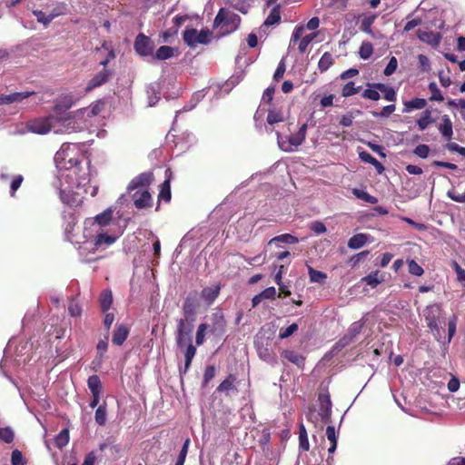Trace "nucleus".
Segmentation results:
<instances>
[{"instance_id": "nucleus-1", "label": "nucleus", "mask_w": 465, "mask_h": 465, "mask_svg": "<svg viewBox=\"0 0 465 465\" xmlns=\"http://www.w3.org/2000/svg\"><path fill=\"white\" fill-rule=\"evenodd\" d=\"M84 160V154L75 143H64L56 152L54 161L58 171V177L77 180V186L85 185L90 182L89 162L86 167L81 166Z\"/></svg>"}, {"instance_id": "nucleus-2", "label": "nucleus", "mask_w": 465, "mask_h": 465, "mask_svg": "<svg viewBox=\"0 0 465 465\" xmlns=\"http://www.w3.org/2000/svg\"><path fill=\"white\" fill-rule=\"evenodd\" d=\"M55 116L54 122V133L55 134H63V133H76L84 131L87 124L84 119V111L74 112L67 116Z\"/></svg>"}, {"instance_id": "nucleus-3", "label": "nucleus", "mask_w": 465, "mask_h": 465, "mask_svg": "<svg viewBox=\"0 0 465 465\" xmlns=\"http://www.w3.org/2000/svg\"><path fill=\"white\" fill-rule=\"evenodd\" d=\"M59 183V197L63 203L68 205L69 207L78 206L82 203L84 195L82 193L74 192V188L75 187L78 190H81L82 187L85 185L77 186V180L75 177L73 179H64L58 177Z\"/></svg>"}, {"instance_id": "nucleus-4", "label": "nucleus", "mask_w": 465, "mask_h": 465, "mask_svg": "<svg viewBox=\"0 0 465 465\" xmlns=\"http://www.w3.org/2000/svg\"><path fill=\"white\" fill-rule=\"evenodd\" d=\"M442 314L441 306L437 303L428 305L423 312L427 325L438 341L444 338V329L441 326V323H444Z\"/></svg>"}, {"instance_id": "nucleus-5", "label": "nucleus", "mask_w": 465, "mask_h": 465, "mask_svg": "<svg viewBox=\"0 0 465 465\" xmlns=\"http://www.w3.org/2000/svg\"><path fill=\"white\" fill-rule=\"evenodd\" d=\"M241 17L228 8H221L213 22L215 27L220 28L223 35L236 31L240 25Z\"/></svg>"}, {"instance_id": "nucleus-6", "label": "nucleus", "mask_w": 465, "mask_h": 465, "mask_svg": "<svg viewBox=\"0 0 465 465\" xmlns=\"http://www.w3.org/2000/svg\"><path fill=\"white\" fill-rule=\"evenodd\" d=\"M195 320L185 316L176 320L175 342L178 348H183L185 343L192 341Z\"/></svg>"}, {"instance_id": "nucleus-7", "label": "nucleus", "mask_w": 465, "mask_h": 465, "mask_svg": "<svg viewBox=\"0 0 465 465\" xmlns=\"http://www.w3.org/2000/svg\"><path fill=\"white\" fill-rule=\"evenodd\" d=\"M307 124H303L297 134L291 136H282L276 132L278 145L284 152H294L304 142L306 138Z\"/></svg>"}, {"instance_id": "nucleus-8", "label": "nucleus", "mask_w": 465, "mask_h": 465, "mask_svg": "<svg viewBox=\"0 0 465 465\" xmlns=\"http://www.w3.org/2000/svg\"><path fill=\"white\" fill-rule=\"evenodd\" d=\"M211 32L209 29L197 31L194 28H186L183 34L184 43L191 48H195L198 45H207L211 41Z\"/></svg>"}, {"instance_id": "nucleus-9", "label": "nucleus", "mask_w": 465, "mask_h": 465, "mask_svg": "<svg viewBox=\"0 0 465 465\" xmlns=\"http://www.w3.org/2000/svg\"><path fill=\"white\" fill-rule=\"evenodd\" d=\"M55 116L50 114L45 117H39L27 122V130L37 134H46L54 132Z\"/></svg>"}, {"instance_id": "nucleus-10", "label": "nucleus", "mask_w": 465, "mask_h": 465, "mask_svg": "<svg viewBox=\"0 0 465 465\" xmlns=\"http://www.w3.org/2000/svg\"><path fill=\"white\" fill-rule=\"evenodd\" d=\"M118 237V235H109L101 232L97 233L94 242L84 241V245L80 248L84 250L92 249L93 251L104 249L115 242Z\"/></svg>"}, {"instance_id": "nucleus-11", "label": "nucleus", "mask_w": 465, "mask_h": 465, "mask_svg": "<svg viewBox=\"0 0 465 465\" xmlns=\"http://www.w3.org/2000/svg\"><path fill=\"white\" fill-rule=\"evenodd\" d=\"M134 51L143 57L153 55L154 49L153 41L143 34H139L134 43Z\"/></svg>"}, {"instance_id": "nucleus-12", "label": "nucleus", "mask_w": 465, "mask_h": 465, "mask_svg": "<svg viewBox=\"0 0 465 465\" xmlns=\"http://www.w3.org/2000/svg\"><path fill=\"white\" fill-rule=\"evenodd\" d=\"M319 410L317 411L322 423L331 422L332 403L329 393H320L318 396Z\"/></svg>"}, {"instance_id": "nucleus-13", "label": "nucleus", "mask_w": 465, "mask_h": 465, "mask_svg": "<svg viewBox=\"0 0 465 465\" xmlns=\"http://www.w3.org/2000/svg\"><path fill=\"white\" fill-rule=\"evenodd\" d=\"M200 306L197 292H190L183 302L182 313L183 316L196 319L197 310Z\"/></svg>"}, {"instance_id": "nucleus-14", "label": "nucleus", "mask_w": 465, "mask_h": 465, "mask_svg": "<svg viewBox=\"0 0 465 465\" xmlns=\"http://www.w3.org/2000/svg\"><path fill=\"white\" fill-rule=\"evenodd\" d=\"M64 237L68 242H74V230L77 223V217L74 211L68 210L64 212Z\"/></svg>"}, {"instance_id": "nucleus-15", "label": "nucleus", "mask_w": 465, "mask_h": 465, "mask_svg": "<svg viewBox=\"0 0 465 465\" xmlns=\"http://www.w3.org/2000/svg\"><path fill=\"white\" fill-rule=\"evenodd\" d=\"M114 72L111 69L104 68L102 71L95 74L88 82L85 87L86 92H90L104 84L107 83L112 77Z\"/></svg>"}, {"instance_id": "nucleus-16", "label": "nucleus", "mask_w": 465, "mask_h": 465, "mask_svg": "<svg viewBox=\"0 0 465 465\" xmlns=\"http://www.w3.org/2000/svg\"><path fill=\"white\" fill-rule=\"evenodd\" d=\"M226 322L222 311L218 310L211 315L209 331L214 335H222L225 331Z\"/></svg>"}, {"instance_id": "nucleus-17", "label": "nucleus", "mask_w": 465, "mask_h": 465, "mask_svg": "<svg viewBox=\"0 0 465 465\" xmlns=\"http://www.w3.org/2000/svg\"><path fill=\"white\" fill-rule=\"evenodd\" d=\"M131 197L134 201V205L137 209H143L151 206L152 196L150 193L145 189L137 190L131 195Z\"/></svg>"}, {"instance_id": "nucleus-18", "label": "nucleus", "mask_w": 465, "mask_h": 465, "mask_svg": "<svg viewBox=\"0 0 465 465\" xmlns=\"http://www.w3.org/2000/svg\"><path fill=\"white\" fill-rule=\"evenodd\" d=\"M153 181V173H142L136 177H134L129 183L127 187L128 193L130 194L133 191L144 188L149 185Z\"/></svg>"}, {"instance_id": "nucleus-19", "label": "nucleus", "mask_w": 465, "mask_h": 465, "mask_svg": "<svg viewBox=\"0 0 465 465\" xmlns=\"http://www.w3.org/2000/svg\"><path fill=\"white\" fill-rule=\"evenodd\" d=\"M74 104V99L71 94L62 95L54 102V115L61 116Z\"/></svg>"}, {"instance_id": "nucleus-20", "label": "nucleus", "mask_w": 465, "mask_h": 465, "mask_svg": "<svg viewBox=\"0 0 465 465\" xmlns=\"http://www.w3.org/2000/svg\"><path fill=\"white\" fill-rule=\"evenodd\" d=\"M221 287L219 284L204 287L200 294L201 299L207 306H211L220 294Z\"/></svg>"}, {"instance_id": "nucleus-21", "label": "nucleus", "mask_w": 465, "mask_h": 465, "mask_svg": "<svg viewBox=\"0 0 465 465\" xmlns=\"http://www.w3.org/2000/svg\"><path fill=\"white\" fill-rule=\"evenodd\" d=\"M34 94V92H17L9 94H0V104L20 103Z\"/></svg>"}, {"instance_id": "nucleus-22", "label": "nucleus", "mask_w": 465, "mask_h": 465, "mask_svg": "<svg viewBox=\"0 0 465 465\" xmlns=\"http://www.w3.org/2000/svg\"><path fill=\"white\" fill-rule=\"evenodd\" d=\"M417 35L421 42L426 43L433 47L438 46L441 40L440 34L437 32L419 30Z\"/></svg>"}, {"instance_id": "nucleus-23", "label": "nucleus", "mask_w": 465, "mask_h": 465, "mask_svg": "<svg viewBox=\"0 0 465 465\" xmlns=\"http://www.w3.org/2000/svg\"><path fill=\"white\" fill-rule=\"evenodd\" d=\"M129 335V329L124 324H117L114 331L112 341L114 345L121 346L124 344Z\"/></svg>"}, {"instance_id": "nucleus-24", "label": "nucleus", "mask_w": 465, "mask_h": 465, "mask_svg": "<svg viewBox=\"0 0 465 465\" xmlns=\"http://www.w3.org/2000/svg\"><path fill=\"white\" fill-rule=\"evenodd\" d=\"M276 295V289L274 287H268L257 295H255L252 300V306L255 308L258 306L263 300H273Z\"/></svg>"}, {"instance_id": "nucleus-25", "label": "nucleus", "mask_w": 465, "mask_h": 465, "mask_svg": "<svg viewBox=\"0 0 465 465\" xmlns=\"http://www.w3.org/2000/svg\"><path fill=\"white\" fill-rule=\"evenodd\" d=\"M177 50L168 45L160 46L153 54V59L157 61H163L170 59L175 55Z\"/></svg>"}, {"instance_id": "nucleus-26", "label": "nucleus", "mask_w": 465, "mask_h": 465, "mask_svg": "<svg viewBox=\"0 0 465 465\" xmlns=\"http://www.w3.org/2000/svg\"><path fill=\"white\" fill-rule=\"evenodd\" d=\"M284 118L281 112L275 110H270L267 115V124L264 125V131L268 134L273 132V125L276 123L283 122Z\"/></svg>"}, {"instance_id": "nucleus-27", "label": "nucleus", "mask_w": 465, "mask_h": 465, "mask_svg": "<svg viewBox=\"0 0 465 465\" xmlns=\"http://www.w3.org/2000/svg\"><path fill=\"white\" fill-rule=\"evenodd\" d=\"M368 86L374 87V88L378 89L379 91H381V93H383V97L385 100L390 101V102L396 101L397 94H396L395 90L392 87L387 86L386 84H381V83H376V84H369Z\"/></svg>"}, {"instance_id": "nucleus-28", "label": "nucleus", "mask_w": 465, "mask_h": 465, "mask_svg": "<svg viewBox=\"0 0 465 465\" xmlns=\"http://www.w3.org/2000/svg\"><path fill=\"white\" fill-rule=\"evenodd\" d=\"M160 84L157 83L151 84L146 88L149 106H154L160 99Z\"/></svg>"}, {"instance_id": "nucleus-29", "label": "nucleus", "mask_w": 465, "mask_h": 465, "mask_svg": "<svg viewBox=\"0 0 465 465\" xmlns=\"http://www.w3.org/2000/svg\"><path fill=\"white\" fill-rule=\"evenodd\" d=\"M439 131L447 140H450L452 138V122L449 115L444 114L441 117V124L439 126Z\"/></svg>"}, {"instance_id": "nucleus-30", "label": "nucleus", "mask_w": 465, "mask_h": 465, "mask_svg": "<svg viewBox=\"0 0 465 465\" xmlns=\"http://www.w3.org/2000/svg\"><path fill=\"white\" fill-rule=\"evenodd\" d=\"M281 21V13H280V5H274L268 16L266 17L265 21L263 22L262 25L261 26V30L262 27L275 25L279 24Z\"/></svg>"}, {"instance_id": "nucleus-31", "label": "nucleus", "mask_w": 465, "mask_h": 465, "mask_svg": "<svg viewBox=\"0 0 465 465\" xmlns=\"http://www.w3.org/2000/svg\"><path fill=\"white\" fill-rule=\"evenodd\" d=\"M359 157L360 159L364 162V163H370L371 164L372 166H374V168L376 169V171L379 173H381L383 171H384V167L383 165L381 164V163H380L375 157H373L370 153L366 152V151H362L359 153Z\"/></svg>"}, {"instance_id": "nucleus-32", "label": "nucleus", "mask_w": 465, "mask_h": 465, "mask_svg": "<svg viewBox=\"0 0 465 465\" xmlns=\"http://www.w3.org/2000/svg\"><path fill=\"white\" fill-rule=\"evenodd\" d=\"M165 174H166V179L161 185L159 198L165 202H169L171 200V184H170L171 172L169 169L166 170Z\"/></svg>"}, {"instance_id": "nucleus-33", "label": "nucleus", "mask_w": 465, "mask_h": 465, "mask_svg": "<svg viewBox=\"0 0 465 465\" xmlns=\"http://www.w3.org/2000/svg\"><path fill=\"white\" fill-rule=\"evenodd\" d=\"M427 104V101L423 98H414L404 103L403 113H410L412 110L423 109Z\"/></svg>"}, {"instance_id": "nucleus-34", "label": "nucleus", "mask_w": 465, "mask_h": 465, "mask_svg": "<svg viewBox=\"0 0 465 465\" xmlns=\"http://www.w3.org/2000/svg\"><path fill=\"white\" fill-rule=\"evenodd\" d=\"M367 238L368 236L365 233H357L350 238L348 241V247L352 250L361 249L365 245Z\"/></svg>"}, {"instance_id": "nucleus-35", "label": "nucleus", "mask_w": 465, "mask_h": 465, "mask_svg": "<svg viewBox=\"0 0 465 465\" xmlns=\"http://www.w3.org/2000/svg\"><path fill=\"white\" fill-rule=\"evenodd\" d=\"M282 357L294 363L298 367H302L304 364V358L292 350H284L282 352Z\"/></svg>"}, {"instance_id": "nucleus-36", "label": "nucleus", "mask_w": 465, "mask_h": 465, "mask_svg": "<svg viewBox=\"0 0 465 465\" xmlns=\"http://www.w3.org/2000/svg\"><path fill=\"white\" fill-rule=\"evenodd\" d=\"M108 349V341L107 337L104 340H100L96 345V351H97V357L93 361V364L100 366L103 362V360L104 358V353Z\"/></svg>"}, {"instance_id": "nucleus-37", "label": "nucleus", "mask_w": 465, "mask_h": 465, "mask_svg": "<svg viewBox=\"0 0 465 465\" xmlns=\"http://www.w3.org/2000/svg\"><path fill=\"white\" fill-rule=\"evenodd\" d=\"M305 417L307 421L313 424L315 428L319 427L320 429H322V425L319 424L321 419L315 406L312 405L307 408V411H305Z\"/></svg>"}, {"instance_id": "nucleus-38", "label": "nucleus", "mask_w": 465, "mask_h": 465, "mask_svg": "<svg viewBox=\"0 0 465 465\" xmlns=\"http://www.w3.org/2000/svg\"><path fill=\"white\" fill-rule=\"evenodd\" d=\"M308 274H309L310 282H314V283L323 284V283H325L326 279H327L326 273H324L321 271H317L311 266L308 267Z\"/></svg>"}, {"instance_id": "nucleus-39", "label": "nucleus", "mask_w": 465, "mask_h": 465, "mask_svg": "<svg viewBox=\"0 0 465 465\" xmlns=\"http://www.w3.org/2000/svg\"><path fill=\"white\" fill-rule=\"evenodd\" d=\"M87 385L92 394H101L103 387L99 376H90L87 380Z\"/></svg>"}, {"instance_id": "nucleus-40", "label": "nucleus", "mask_w": 465, "mask_h": 465, "mask_svg": "<svg viewBox=\"0 0 465 465\" xmlns=\"http://www.w3.org/2000/svg\"><path fill=\"white\" fill-rule=\"evenodd\" d=\"M100 306L103 312H107L113 303V295L110 290H104L100 295Z\"/></svg>"}, {"instance_id": "nucleus-41", "label": "nucleus", "mask_w": 465, "mask_h": 465, "mask_svg": "<svg viewBox=\"0 0 465 465\" xmlns=\"http://www.w3.org/2000/svg\"><path fill=\"white\" fill-rule=\"evenodd\" d=\"M376 19V15H368V16H365L362 20H361V25H360V29L370 35L371 36H374V34H373V31L371 29V25L372 24L374 23Z\"/></svg>"}, {"instance_id": "nucleus-42", "label": "nucleus", "mask_w": 465, "mask_h": 465, "mask_svg": "<svg viewBox=\"0 0 465 465\" xmlns=\"http://www.w3.org/2000/svg\"><path fill=\"white\" fill-rule=\"evenodd\" d=\"M352 193L356 198L361 199L369 203L374 204L378 202L376 197L371 195L368 192L362 189L354 188L352 189Z\"/></svg>"}, {"instance_id": "nucleus-43", "label": "nucleus", "mask_w": 465, "mask_h": 465, "mask_svg": "<svg viewBox=\"0 0 465 465\" xmlns=\"http://www.w3.org/2000/svg\"><path fill=\"white\" fill-rule=\"evenodd\" d=\"M367 285H370L372 288L377 287L382 281V277L380 275L379 272H372L367 276L361 279Z\"/></svg>"}, {"instance_id": "nucleus-44", "label": "nucleus", "mask_w": 465, "mask_h": 465, "mask_svg": "<svg viewBox=\"0 0 465 465\" xmlns=\"http://www.w3.org/2000/svg\"><path fill=\"white\" fill-rule=\"evenodd\" d=\"M299 242L298 238L290 233H283L278 236L273 237L270 240L269 243L272 242H282L286 244H295Z\"/></svg>"}, {"instance_id": "nucleus-45", "label": "nucleus", "mask_w": 465, "mask_h": 465, "mask_svg": "<svg viewBox=\"0 0 465 465\" xmlns=\"http://www.w3.org/2000/svg\"><path fill=\"white\" fill-rule=\"evenodd\" d=\"M333 62L334 60L332 55L330 53L325 52L318 63V68L321 72H325L332 65Z\"/></svg>"}, {"instance_id": "nucleus-46", "label": "nucleus", "mask_w": 465, "mask_h": 465, "mask_svg": "<svg viewBox=\"0 0 465 465\" xmlns=\"http://www.w3.org/2000/svg\"><path fill=\"white\" fill-rule=\"evenodd\" d=\"M69 430L63 429L54 438V444L57 448L62 449L69 442Z\"/></svg>"}, {"instance_id": "nucleus-47", "label": "nucleus", "mask_w": 465, "mask_h": 465, "mask_svg": "<svg viewBox=\"0 0 465 465\" xmlns=\"http://www.w3.org/2000/svg\"><path fill=\"white\" fill-rule=\"evenodd\" d=\"M209 331V324L207 323H201L198 325L195 334V343L198 346H201L203 344L205 341V334Z\"/></svg>"}, {"instance_id": "nucleus-48", "label": "nucleus", "mask_w": 465, "mask_h": 465, "mask_svg": "<svg viewBox=\"0 0 465 465\" xmlns=\"http://www.w3.org/2000/svg\"><path fill=\"white\" fill-rule=\"evenodd\" d=\"M236 378L233 375H229L224 381H223L220 385L217 387V391L219 392H229L232 389H234V381Z\"/></svg>"}, {"instance_id": "nucleus-49", "label": "nucleus", "mask_w": 465, "mask_h": 465, "mask_svg": "<svg viewBox=\"0 0 465 465\" xmlns=\"http://www.w3.org/2000/svg\"><path fill=\"white\" fill-rule=\"evenodd\" d=\"M107 419V410L105 404H101L95 411L94 420L97 424L103 426L105 424Z\"/></svg>"}, {"instance_id": "nucleus-50", "label": "nucleus", "mask_w": 465, "mask_h": 465, "mask_svg": "<svg viewBox=\"0 0 465 465\" xmlns=\"http://www.w3.org/2000/svg\"><path fill=\"white\" fill-rule=\"evenodd\" d=\"M432 122L431 112L430 110H425L422 113L421 117L417 120V124L420 131H424Z\"/></svg>"}, {"instance_id": "nucleus-51", "label": "nucleus", "mask_w": 465, "mask_h": 465, "mask_svg": "<svg viewBox=\"0 0 465 465\" xmlns=\"http://www.w3.org/2000/svg\"><path fill=\"white\" fill-rule=\"evenodd\" d=\"M190 442H191V440L189 438H187L184 440V442L182 446V449L178 454V457L176 459L175 465H183L184 464V461H185V459H186V456L188 453Z\"/></svg>"}, {"instance_id": "nucleus-52", "label": "nucleus", "mask_w": 465, "mask_h": 465, "mask_svg": "<svg viewBox=\"0 0 465 465\" xmlns=\"http://www.w3.org/2000/svg\"><path fill=\"white\" fill-rule=\"evenodd\" d=\"M317 33H312L302 37L298 45L299 52L303 54L307 50L308 45L315 39Z\"/></svg>"}, {"instance_id": "nucleus-53", "label": "nucleus", "mask_w": 465, "mask_h": 465, "mask_svg": "<svg viewBox=\"0 0 465 465\" xmlns=\"http://www.w3.org/2000/svg\"><path fill=\"white\" fill-rule=\"evenodd\" d=\"M373 53V46L370 42H363L359 50V55L361 59H369Z\"/></svg>"}, {"instance_id": "nucleus-54", "label": "nucleus", "mask_w": 465, "mask_h": 465, "mask_svg": "<svg viewBox=\"0 0 465 465\" xmlns=\"http://www.w3.org/2000/svg\"><path fill=\"white\" fill-rule=\"evenodd\" d=\"M364 322L361 321L354 322L348 329L347 334L354 340L362 331Z\"/></svg>"}, {"instance_id": "nucleus-55", "label": "nucleus", "mask_w": 465, "mask_h": 465, "mask_svg": "<svg viewBox=\"0 0 465 465\" xmlns=\"http://www.w3.org/2000/svg\"><path fill=\"white\" fill-rule=\"evenodd\" d=\"M429 90L430 91V94H431L430 96V101H438V102L443 101L444 97H443L440 90L439 89L438 85L436 84V83H434V82L430 83Z\"/></svg>"}, {"instance_id": "nucleus-56", "label": "nucleus", "mask_w": 465, "mask_h": 465, "mask_svg": "<svg viewBox=\"0 0 465 465\" xmlns=\"http://www.w3.org/2000/svg\"><path fill=\"white\" fill-rule=\"evenodd\" d=\"M360 90L361 86H355L354 82H349L343 86L341 95L343 97H349L358 94Z\"/></svg>"}, {"instance_id": "nucleus-57", "label": "nucleus", "mask_w": 465, "mask_h": 465, "mask_svg": "<svg viewBox=\"0 0 465 465\" xmlns=\"http://www.w3.org/2000/svg\"><path fill=\"white\" fill-rule=\"evenodd\" d=\"M33 15L35 16L37 22L43 24L45 26H47L52 22L49 14L42 10H34Z\"/></svg>"}, {"instance_id": "nucleus-58", "label": "nucleus", "mask_w": 465, "mask_h": 465, "mask_svg": "<svg viewBox=\"0 0 465 465\" xmlns=\"http://www.w3.org/2000/svg\"><path fill=\"white\" fill-rule=\"evenodd\" d=\"M14 431L10 427L0 428V440L5 443H11L14 440Z\"/></svg>"}, {"instance_id": "nucleus-59", "label": "nucleus", "mask_w": 465, "mask_h": 465, "mask_svg": "<svg viewBox=\"0 0 465 465\" xmlns=\"http://www.w3.org/2000/svg\"><path fill=\"white\" fill-rule=\"evenodd\" d=\"M409 272L414 276H421L424 273L423 268L419 265L414 260L408 261Z\"/></svg>"}, {"instance_id": "nucleus-60", "label": "nucleus", "mask_w": 465, "mask_h": 465, "mask_svg": "<svg viewBox=\"0 0 465 465\" xmlns=\"http://www.w3.org/2000/svg\"><path fill=\"white\" fill-rule=\"evenodd\" d=\"M303 32H304V27L302 25H297L294 28L292 37H291V40H290L289 49H291L292 46L294 45L297 42H300Z\"/></svg>"}, {"instance_id": "nucleus-61", "label": "nucleus", "mask_w": 465, "mask_h": 465, "mask_svg": "<svg viewBox=\"0 0 465 465\" xmlns=\"http://www.w3.org/2000/svg\"><path fill=\"white\" fill-rule=\"evenodd\" d=\"M303 32H304V27L302 25H297L294 28L292 37H291V40H290L289 49H291L292 46L294 45L297 42H300Z\"/></svg>"}, {"instance_id": "nucleus-62", "label": "nucleus", "mask_w": 465, "mask_h": 465, "mask_svg": "<svg viewBox=\"0 0 465 465\" xmlns=\"http://www.w3.org/2000/svg\"><path fill=\"white\" fill-rule=\"evenodd\" d=\"M112 218V210L107 209L102 213L95 216V222L98 225H106Z\"/></svg>"}, {"instance_id": "nucleus-63", "label": "nucleus", "mask_w": 465, "mask_h": 465, "mask_svg": "<svg viewBox=\"0 0 465 465\" xmlns=\"http://www.w3.org/2000/svg\"><path fill=\"white\" fill-rule=\"evenodd\" d=\"M395 109H396L395 104H390V105L384 106L381 112H372L371 114L374 117L387 118L395 111Z\"/></svg>"}, {"instance_id": "nucleus-64", "label": "nucleus", "mask_w": 465, "mask_h": 465, "mask_svg": "<svg viewBox=\"0 0 465 465\" xmlns=\"http://www.w3.org/2000/svg\"><path fill=\"white\" fill-rule=\"evenodd\" d=\"M361 96L363 98L370 99L372 101H378L381 98L379 90L374 87L365 89L361 94Z\"/></svg>"}]
</instances>
